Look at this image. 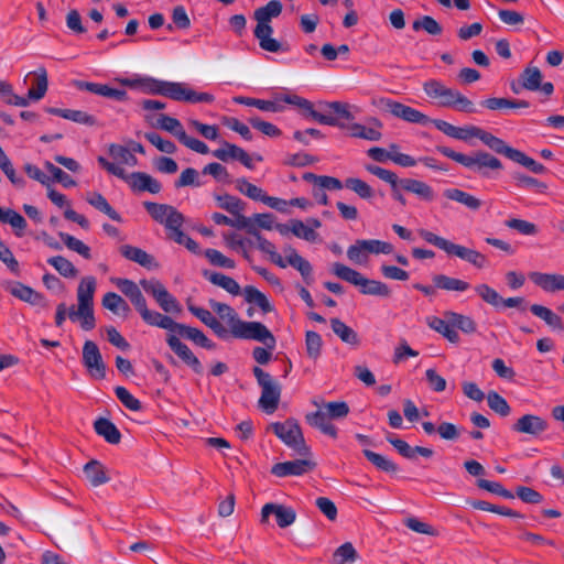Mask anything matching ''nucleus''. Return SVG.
<instances>
[{
    "mask_svg": "<svg viewBox=\"0 0 564 564\" xmlns=\"http://www.w3.org/2000/svg\"><path fill=\"white\" fill-rule=\"evenodd\" d=\"M282 3L279 0H271L265 6L254 10L253 19L257 21V26L253 31L256 39L262 50L271 53L280 51H288V47L273 39L271 35L273 29L270 24L273 18H276L282 12Z\"/></svg>",
    "mask_w": 564,
    "mask_h": 564,
    "instance_id": "1",
    "label": "nucleus"
},
{
    "mask_svg": "<svg viewBox=\"0 0 564 564\" xmlns=\"http://www.w3.org/2000/svg\"><path fill=\"white\" fill-rule=\"evenodd\" d=\"M436 150L444 156L462 164L482 177H489L491 172H500L503 169L498 158L482 150L474 151L470 155L456 152L443 145H437Z\"/></svg>",
    "mask_w": 564,
    "mask_h": 564,
    "instance_id": "2",
    "label": "nucleus"
},
{
    "mask_svg": "<svg viewBox=\"0 0 564 564\" xmlns=\"http://www.w3.org/2000/svg\"><path fill=\"white\" fill-rule=\"evenodd\" d=\"M424 93L432 99H437L441 107L454 108L458 111L474 113V102L456 89L448 88L440 80L430 79L423 84Z\"/></svg>",
    "mask_w": 564,
    "mask_h": 564,
    "instance_id": "3",
    "label": "nucleus"
},
{
    "mask_svg": "<svg viewBox=\"0 0 564 564\" xmlns=\"http://www.w3.org/2000/svg\"><path fill=\"white\" fill-rule=\"evenodd\" d=\"M417 232L420 237L423 238L426 242L440 248L441 250L445 251L448 256H455L462 260L467 261L477 269H482L488 263L487 257L477 250L454 243L426 229H420Z\"/></svg>",
    "mask_w": 564,
    "mask_h": 564,
    "instance_id": "4",
    "label": "nucleus"
},
{
    "mask_svg": "<svg viewBox=\"0 0 564 564\" xmlns=\"http://www.w3.org/2000/svg\"><path fill=\"white\" fill-rule=\"evenodd\" d=\"M332 272L339 279L359 288V291L366 295H375L389 297L391 291L389 286L380 281L365 278L360 272L343 264L335 262Z\"/></svg>",
    "mask_w": 564,
    "mask_h": 564,
    "instance_id": "5",
    "label": "nucleus"
},
{
    "mask_svg": "<svg viewBox=\"0 0 564 564\" xmlns=\"http://www.w3.org/2000/svg\"><path fill=\"white\" fill-rule=\"evenodd\" d=\"M269 429L290 448L301 456L311 454L306 445L301 426L294 419H288L284 422L271 423Z\"/></svg>",
    "mask_w": 564,
    "mask_h": 564,
    "instance_id": "6",
    "label": "nucleus"
},
{
    "mask_svg": "<svg viewBox=\"0 0 564 564\" xmlns=\"http://www.w3.org/2000/svg\"><path fill=\"white\" fill-rule=\"evenodd\" d=\"M253 376L261 388L259 406L268 414L276 411L281 398V386L273 377L260 367L252 369Z\"/></svg>",
    "mask_w": 564,
    "mask_h": 564,
    "instance_id": "7",
    "label": "nucleus"
},
{
    "mask_svg": "<svg viewBox=\"0 0 564 564\" xmlns=\"http://www.w3.org/2000/svg\"><path fill=\"white\" fill-rule=\"evenodd\" d=\"M230 334L235 338L259 341L268 349H274L276 345L274 335L260 322H245L239 319Z\"/></svg>",
    "mask_w": 564,
    "mask_h": 564,
    "instance_id": "8",
    "label": "nucleus"
},
{
    "mask_svg": "<svg viewBox=\"0 0 564 564\" xmlns=\"http://www.w3.org/2000/svg\"><path fill=\"white\" fill-rule=\"evenodd\" d=\"M373 104L381 109L389 111L392 116L410 123L426 126L432 121L431 118L421 111L389 98H380L379 100L373 101Z\"/></svg>",
    "mask_w": 564,
    "mask_h": 564,
    "instance_id": "9",
    "label": "nucleus"
},
{
    "mask_svg": "<svg viewBox=\"0 0 564 564\" xmlns=\"http://www.w3.org/2000/svg\"><path fill=\"white\" fill-rule=\"evenodd\" d=\"M140 284L148 294L154 297L159 306L165 313L180 314L182 312V306L178 301L169 293L166 288L159 280H141Z\"/></svg>",
    "mask_w": 564,
    "mask_h": 564,
    "instance_id": "10",
    "label": "nucleus"
},
{
    "mask_svg": "<svg viewBox=\"0 0 564 564\" xmlns=\"http://www.w3.org/2000/svg\"><path fill=\"white\" fill-rule=\"evenodd\" d=\"M163 96L171 98L175 101L185 102H213L214 96L208 93H197L183 83L165 82Z\"/></svg>",
    "mask_w": 564,
    "mask_h": 564,
    "instance_id": "11",
    "label": "nucleus"
},
{
    "mask_svg": "<svg viewBox=\"0 0 564 564\" xmlns=\"http://www.w3.org/2000/svg\"><path fill=\"white\" fill-rule=\"evenodd\" d=\"M143 206L150 216L165 228L183 226L184 216L175 207L153 202H144Z\"/></svg>",
    "mask_w": 564,
    "mask_h": 564,
    "instance_id": "12",
    "label": "nucleus"
},
{
    "mask_svg": "<svg viewBox=\"0 0 564 564\" xmlns=\"http://www.w3.org/2000/svg\"><path fill=\"white\" fill-rule=\"evenodd\" d=\"M83 364L95 379L106 377V365L96 343L86 340L83 347Z\"/></svg>",
    "mask_w": 564,
    "mask_h": 564,
    "instance_id": "13",
    "label": "nucleus"
},
{
    "mask_svg": "<svg viewBox=\"0 0 564 564\" xmlns=\"http://www.w3.org/2000/svg\"><path fill=\"white\" fill-rule=\"evenodd\" d=\"M6 288L12 296L32 306H39L44 310L50 307L48 301L42 293L35 291L29 285L23 284L22 282H10Z\"/></svg>",
    "mask_w": 564,
    "mask_h": 564,
    "instance_id": "14",
    "label": "nucleus"
},
{
    "mask_svg": "<svg viewBox=\"0 0 564 564\" xmlns=\"http://www.w3.org/2000/svg\"><path fill=\"white\" fill-rule=\"evenodd\" d=\"M282 101L286 102V104H290V105H294V106H297L304 110H306L308 112V116L317 121L318 123L321 124H327V126H333V127H339V128H345V124L341 123L337 117H334V116H330V115H325V113H321L316 110H314L313 108V104L305 99V98H302L297 95H284L282 98H281Z\"/></svg>",
    "mask_w": 564,
    "mask_h": 564,
    "instance_id": "15",
    "label": "nucleus"
},
{
    "mask_svg": "<svg viewBox=\"0 0 564 564\" xmlns=\"http://www.w3.org/2000/svg\"><path fill=\"white\" fill-rule=\"evenodd\" d=\"M316 463L311 459H294L276 463L271 468V474L276 477L302 476L314 470Z\"/></svg>",
    "mask_w": 564,
    "mask_h": 564,
    "instance_id": "16",
    "label": "nucleus"
},
{
    "mask_svg": "<svg viewBox=\"0 0 564 564\" xmlns=\"http://www.w3.org/2000/svg\"><path fill=\"white\" fill-rule=\"evenodd\" d=\"M166 343L173 352L178 358H181L185 365L191 367L195 373H203L204 368L199 359L194 355L187 345L181 341L177 336L169 334L166 337Z\"/></svg>",
    "mask_w": 564,
    "mask_h": 564,
    "instance_id": "17",
    "label": "nucleus"
},
{
    "mask_svg": "<svg viewBox=\"0 0 564 564\" xmlns=\"http://www.w3.org/2000/svg\"><path fill=\"white\" fill-rule=\"evenodd\" d=\"M365 167L370 174H372V175L377 176L378 178H380L381 181L390 184L392 197L397 202H399L402 206L406 205V199L403 196V194L401 193L402 178H399L394 172L386 170L378 165L367 164Z\"/></svg>",
    "mask_w": 564,
    "mask_h": 564,
    "instance_id": "18",
    "label": "nucleus"
},
{
    "mask_svg": "<svg viewBox=\"0 0 564 564\" xmlns=\"http://www.w3.org/2000/svg\"><path fill=\"white\" fill-rule=\"evenodd\" d=\"M547 427V421L535 414H524L512 425V430L516 433L528 434L533 437H538L544 433Z\"/></svg>",
    "mask_w": 564,
    "mask_h": 564,
    "instance_id": "19",
    "label": "nucleus"
},
{
    "mask_svg": "<svg viewBox=\"0 0 564 564\" xmlns=\"http://www.w3.org/2000/svg\"><path fill=\"white\" fill-rule=\"evenodd\" d=\"M270 514H274L280 528H286L294 523L296 513L293 508L278 503H265L261 510V522H267Z\"/></svg>",
    "mask_w": 564,
    "mask_h": 564,
    "instance_id": "20",
    "label": "nucleus"
},
{
    "mask_svg": "<svg viewBox=\"0 0 564 564\" xmlns=\"http://www.w3.org/2000/svg\"><path fill=\"white\" fill-rule=\"evenodd\" d=\"M213 155L223 162L237 160L248 169H253L250 155L236 144L223 141V148L214 150Z\"/></svg>",
    "mask_w": 564,
    "mask_h": 564,
    "instance_id": "21",
    "label": "nucleus"
},
{
    "mask_svg": "<svg viewBox=\"0 0 564 564\" xmlns=\"http://www.w3.org/2000/svg\"><path fill=\"white\" fill-rule=\"evenodd\" d=\"M126 182L133 192H149L158 194L162 189L161 183L144 172H133L127 175Z\"/></svg>",
    "mask_w": 564,
    "mask_h": 564,
    "instance_id": "22",
    "label": "nucleus"
},
{
    "mask_svg": "<svg viewBox=\"0 0 564 564\" xmlns=\"http://www.w3.org/2000/svg\"><path fill=\"white\" fill-rule=\"evenodd\" d=\"M529 279L545 292L564 291V275L562 274L533 271L529 273Z\"/></svg>",
    "mask_w": 564,
    "mask_h": 564,
    "instance_id": "23",
    "label": "nucleus"
},
{
    "mask_svg": "<svg viewBox=\"0 0 564 564\" xmlns=\"http://www.w3.org/2000/svg\"><path fill=\"white\" fill-rule=\"evenodd\" d=\"M188 311L208 326L217 337L227 339L229 330L206 308L188 305Z\"/></svg>",
    "mask_w": 564,
    "mask_h": 564,
    "instance_id": "24",
    "label": "nucleus"
},
{
    "mask_svg": "<svg viewBox=\"0 0 564 564\" xmlns=\"http://www.w3.org/2000/svg\"><path fill=\"white\" fill-rule=\"evenodd\" d=\"M173 333L192 340L196 345L213 350L216 348V344L213 343L200 329L187 326L185 324L177 323Z\"/></svg>",
    "mask_w": 564,
    "mask_h": 564,
    "instance_id": "25",
    "label": "nucleus"
},
{
    "mask_svg": "<svg viewBox=\"0 0 564 564\" xmlns=\"http://www.w3.org/2000/svg\"><path fill=\"white\" fill-rule=\"evenodd\" d=\"M475 138H478L485 145L491 149L497 154H501L510 158L513 152V148L509 147L502 139L494 135L492 133L479 128L475 130Z\"/></svg>",
    "mask_w": 564,
    "mask_h": 564,
    "instance_id": "26",
    "label": "nucleus"
},
{
    "mask_svg": "<svg viewBox=\"0 0 564 564\" xmlns=\"http://www.w3.org/2000/svg\"><path fill=\"white\" fill-rule=\"evenodd\" d=\"M120 253L126 259L133 261L143 268L151 269L153 265H156L154 257L141 248L123 245L120 247Z\"/></svg>",
    "mask_w": 564,
    "mask_h": 564,
    "instance_id": "27",
    "label": "nucleus"
},
{
    "mask_svg": "<svg viewBox=\"0 0 564 564\" xmlns=\"http://www.w3.org/2000/svg\"><path fill=\"white\" fill-rule=\"evenodd\" d=\"M48 113L62 117L64 119L74 121L76 123L85 124V126H96L97 119L82 110H73V109H61L50 107L46 109Z\"/></svg>",
    "mask_w": 564,
    "mask_h": 564,
    "instance_id": "28",
    "label": "nucleus"
},
{
    "mask_svg": "<svg viewBox=\"0 0 564 564\" xmlns=\"http://www.w3.org/2000/svg\"><path fill=\"white\" fill-rule=\"evenodd\" d=\"M95 432L109 444L117 445L121 441L118 427L108 419L99 417L94 422Z\"/></svg>",
    "mask_w": 564,
    "mask_h": 564,
    "instance_id": "29",
    "label": "nucleus"
},
{
    "mask_svg": "<svg viewBox=\"0 0 564 564\" xmlns=\"http://www.w3.org/2000/svg\"><path fill=\"white\" fill-rule=\"evenodd\" d=\"M402 189L415 194L425 202H432L435 197L434 191L429 184L415 178H402Z\"/></svg>",
    "mask_w": 564,
    "mask_h": 564,
    "instance_id": "30",
    "label": "nucleus"
},
{
    "mask_svg": "<svg viewBox=\"0 0 564 564\" xmlns=\"http://www.w3.org/2000/svg\"><path fill=\"white\" fill-rule=\"evenodd\" d=\"M96 291V279L84 276L77 288L78 306H94V293Z\"/></svg>",
    "mask_w": 564,
    "mask_h": 564,
    "instance_id": "31",
    "label": "nucleus"
},
{
    "mask_svg": "<svg viewBox=\"0 0 564 564\" xmlns=\"http://www.w3.org/2000/svg\"><path fill=\"white\" fill-rule=\"evenodd\" d=\"M204 276L214 285L223 288L228 293L232 295H239L241 293V288L238 282L231 276L225 275L220 272H204Z\"/></svg>",
    "mask_w": 564,
    "mask_h": 564,
    "instance_id": "32",
    "label": "nucleus"
},
{
    "mask_svg": "<svg viewBox=\"0 0 564 564\" xmlns=\"http://www.w3.org/2000/svg\"><path fill=\"white\" fill-rule=\"evenodd\" d=\"M530 311L536 317L543 319L550 327L555 330L563 332L564 323L560 315L555 314L552 310L540 304H532Z\"/></svg>",
    "mask_w": 564,
    "mask_h": 564,
    "instance_id": "33",
    "label": "nucleus"
},
{
    "mask_svg": "<svg viewBox=\"0 0 564 564\" xmlns=\"http://www.w3.org/2000/svg\"><path fill=\"white\" fill-rule=\"evenodd\" d=\"M432 281L435 288L444 291L465 292L470 288L468 282L445 274H435Z\"/></svg>",
    "mask_w": 564,
    "mask_h": 564,
    "instance_id": "34",
    "label": "nucleus"
},
{
    "mask_svg": "<svg viewBox=\"0 0 564 564\" xmlns=\"http://www.w3.org/2000/svg\"><path fill=\"white\" fill-rule=\"evenodd\" d=\"M84 474L94 487H98L109 481L105 467L96 459L89 460L84 466Z\"/></svg>",
    "mask_w": 564,
    "mask_h": 564,
    "instance_id": "35",
    "label": "nucleus"
},
{
    "mask_svg": "<svg viewBox=\"0 0 564 564\" xmlns=\"http://www.w3.org/2000/svg\"><path fill=\"white\" fill-rule=\"evenodd\" d=\"M444 196L451 200L465 205L470 210H478L482 205L479 198L458 188L445 189Z\"/></svg>",
    "mask_w": 564,
    "mask_h": 564,
    "instance_id": "36",
    "label": "nucleus"
},
{
    "mask_svg": "<svg viewBox=\"0 0 564 564\" xmlns=\"http://www.w3.org/2000/svg\"><path fill=\"white\" fill-rule=\"evenodd\" d=\"M141 317L148 325L167 329L172 333L177 325V322L173 321L170 316L149 308L142 312Z\"/></svg>",
    "mask_w": 564,
    "mask_h": 564,
    "instance_id": "37",
    "label": "nucleus"
},
{
    "mask_svg": "<svg viewBox=\"0 0 564 564\" xmlns=\"http://www.w3.org/2000/svg\"><path fill=\"white\" fill-rule=\"evenodd\" d=\"M333 332L341 339V341L351 346H359L360 339L358 334L343 321L335 317L330 319Z\"/></svg>",
    "mask_w": 564,
    "mask_h": 564,
    "instance_id": "38",
    "label": "nucleus"
},
{
    "mask_svg": "<svg viewBox=\"0 0 564 564\" xmlns=\"http://www.w3.org/2000/svg\"><path fill=\"white\" fill-rule=\"evenodd\" d=\"M89 205L106 214L110 219L121 223V216L109 205L107 199L98 192L89 193L86 197Z\"/></svg>",
    "mask_w": 564,
    "mask_h": 564,
    "instance_id": "39",
    "label": "nucleus"
},
{
    "mask_svg": "<svg viewBox=\"0 0 564 564\" xmlns=\"http://www.w3.org/2000/svg\"><path fill=\"white\" fill-rule=\"evenodd\" d=\"M480 105L490 110H500V109H506V108L518 109V108H528L530 106L529 101H527V100L498 98V97H491V98L485 99L480 102Z\"/></svg>",
    "mask_w": 564,
    "mask_h": 564,
    "instance_id": "40",
    "label": "nucleus"
},
{
    "mask_svg": "<svg viewBox=\"0 0 564 564\" xmlns=\"http://www.w3.org/2000/svg\"><path fill=\"white\" fill-rule=\"evenodd\" d=\"M444 317L449 321L454 328H458L465 334H473L477 329L475 321L467 315H463L453 311H445Z\"/></svg>",
    "mask_w": 564,
    "mask_h": 564,
    "instance_id": "41",
    "label": "nucleus"
},
{
    "mask_svg": "<svg viewBox=\"0 0 564 564\" xmlns=\"http://www.w3.org/2000/svg\"><path fill=\"white\" fill-rule=\"evenodd\" d=\"M243 296L248 303L256 304L264 314L273 311V306L268 297L252 285H247L243 289Z\"/></svg>",
    "mask_w": 564,
    "mask_h": 564,
    "instance_id": "42",
    "label": "nucleus"
},
{
    "mask_svg": "<svg viewBox=\"0 0 564 564\" xmlns=\"http://www.w3.org/2000/svg\"><path fill=\"white\" fill-rule=\"evenodd\" d=\"M306 422L313 426L318 429L322 433L336 438L337 437V429L328 420L324 417L322 411H316L313 413H308L305 416Z\"/></svg>",
    "mask_w": 564,
    "mask_h": 564,
    "instance_id": "43",
    "label": "nucleus"
},
{
    "mask_svg": "<svg viewBox=\"0 0 564 564\" xmlns=\"http://www.w3.org/2000/svg\"><path fill=\"white\" fill-rule=\"evenodd\" d=\"M253 237L257 239V242H258V249L261 250L262 252L267 253L270 256V260L278 267L280 268H286V262L284 261V259L281 257V254H279L276 251H275V247L274 245L267 240L264 237H262V235L259 232V230L257 231V234L253 235Z\"/></svg>",
    "mask_w": 564,
    "mask_h": 564,
    "instance_id": "44",
    "label": "nucleus"
},
{
    "mask_svg": "<svg viewBox=\"0 0 564 564\" xmlns=\"http://www.w3.org/2000/svg\"><path fill=\"white\" fill-rule=\"evenodd\" d=\"M521 86L528 90H538L542 82V73L538 67L528 66L520 75Z\"/></svg>",
    "mask_w": 564,
    "mask_h": 564,
    "instance_id": "45",
    "label": "nucleus"
},
{
    "mask_svg": "<svg viewBox=\"0 0 564 564\" xmlns=\"http://www.w3.org/2000/svg\"><path fill=\"white\" fill-rule=\"evenodd\" d=\"M509 159L524 166L532 173L544 174L546 172V167L543 164L536 162L520 150L514 149Z\"/></svg>",
    "mask_w": 564,
    "mask_h": 564,
    "instance_id": "46",
    "label": "nucleus"
},
{
    "mask_svg": "<svg viewBox=\"0 0 564 564\" xmlns=\"http://www.w3.org/2000/svg\"><path fill=\"white\" fill-rule=\"evenodd\" d=\"M214 197L218 204V207L228 212L229 214H238V212H242L246 207V203L243 200L229 194H215Z\"/></svg>",
    "mask_w": 564,
    "mask_h": 564,
    "instance_id": "47",
    "label": "nucleus"
},
{
    "mask_svg": "<svg viewBox=\"0 0 564 564\" xmlns=\"http://www.w3.org/2000/svg\"><path fill=\"white\" fill-rule=\"evenodd\" d=\"M209 305L220 316V318L227 321V323L230 327V330H229V334H230L234 326H236V324L240 319L238 314L236 313V311L230 305H228L226 303L216 302L214 300L209 301Z\"/></svg>",
    "mask_w": 564,
    "mask_h": 564,
    "instance_id": "48",
    "label": "nucleus"
},
{
    "mask_svg": "<svg viewBox=\"0 0 564 564\" xmlns=\"http://www.w3.org/2000/svg\"><path fill=\"white\" fill-rule=\"evenodd\" d=\"M321 410L326 420H340L348 415L349 406L345 401L327 402Z\"/></svg>",
    "mask_w": 564,
    "mask_h": 564,
    "instance_id": "49",
    "label": "nucleus"
},
{
    "mask_svg": "<svg viewBox=\"0 0 564 564\" xmlns=\"http://www.w3.org/2000/svg\"><path fill=\"white\" fill-rule=\"evenodd\" d=\"M362 453L366 458L379 470L386 473H395L398 470V466L383 455L375 453L370 449H364Z\"/></svg>",
    "mask_w": 564,
    "mask_h": 564,
    "instance_id": "50",
    "label": "nucleus"
},
{
    "mask_svg": "<svg viewBox=\"0 0 564 564\" xmlns=\"http://www.w3.org/2000/svg\"><path fill=\"white\" fill-rule=\"evenodd\" d=\"M358 558V553L352 543L346 542L335 550L333 553L334 564L352 563Z\"/></svg>",
    "mask_w": 564,
    "mask_h": 564,
    "instance_id": "51",
    "label": "nucleus"
},
{
    "mask_svg": "<svg viewBox=\"0 0 564 564\" xmlns=\"http://www.w3.org/2000/svg\"><path fill=\"white\" fill-rule=\"evenodd\" d=\"M47 262L64 278H75L78 274L75 265L62 256L51 257Z\"/></svg>",
    "mask_w": 564,
    "mask_h": 564,
    "instance_id": "52",
    "label": "nucleus"
},
{
    "mask_svg": "<svg viewBox=\"0 0 564 564\" xmlns=\"http://www.w3.org/2000/svg\"><path fill=\"white\" fill-rule=\"evenodd\" d=\"M345 187L356 193L362 199H370L373 197L372 187L365 181L357 177H348L344 183Z\"/></svg>",
    "mask_w": 564,
    "mask_h": 564,
    "instance_id": "53",
    "label": "nucleus"
},
{
    "mask_svg": "<svg viewBox=\"0 0 564 564\" xmlns=\"http://www.w3.org/2000/svg\"><path fill=\"white\" fill-rule=\"evenodd\" d=\"M470 505L475 509L498 513V514H501V516H505V517H511V518H521L522 517L519 512H517V511H514V510H512L510 508H507V507H503V506L492 505V503H490L488 501H485V500H474V501L470 502Z\"/></svg>",
    "mask_w": 564,
    "mask_h": 564,
    "instance_id": "54",
    "label": "nucleus"
},
{
    "mask_svg": "<svg viewBox=\"0 0 564 564\" xmlns=\"http://www.w3.org/2000/svg\"><path fill=\"white\" fill-rule=\"evenodd\" d=\"M58 236L69 250L77 252L78 254H80L83 258H85L87 260H89L91 258L90 248L87 245H85L83 241L70 236L69 234L62 232V231L58 232Z\"/></svg>",
    "mask_w": 564,
    "mask_h": 564,
    "instance_id": "55",
    "label": "nucleus"
},
{
    "mask_svg": "<svg viewBox=\"0 0 564 564\" xmlns=\"http://www.w3.org/2000/svg\"><path fill=\"white\" fill-rule=\"evenodd\" d=\"M323 340L318 333L314 330H307L305 334V347L307 356L316 360L322 352Z\"/></svg>",
    "mask_w": 564,
    "mask_h": 564,
    "instance_id": "56",
    "label": "nucleus"
},
{
    "mask_svg": "<svg viewBox=\"0 0 564 564\" xmlns=\"http://www.w3.org/2000/svg\"><path fill=\"white\" fill-rule=\"evenodd\" d=\"M289 264L301 273V275L303 276L304 281L307 284H311L313 282V268L311 263L306 259L301 257L297 252L292 251V257L289 259Z\"/></svg>",
    "mask_w": 564,
    "mask_h": 564,
    "instance_id": "57",
    "label": "nucleus"
},
{
    "mask_svg": "<svg viewBox=\"0 0 564 564\" xmlns=\"http://www.w3.org/2000/svg\"><path fill=\"white\" fill-rule=\"evenodd\" d=\"M109 154L115 159L118 160L120 163L129 165V166H135L138 164V159L134 156L131 151L120 144H110L109 145Z\"/></svg>",
    "mask_w": 564,
    "mask_h": 564,
    "instance_id": "58",
    "label": "nucleus"
},
{
    "mask_svg": "<svg viewBox=\"0 0 564 564\" xmlns=\"http://www.w3.org/2000/svg\"><path fill=\"white\" fill-rule=\"evenodd\" d=\"M512 178L514 180L516 185L520 188H533L538 193H544L547 188L545 183L523 173H513Z\"/></svg>",
    "mask_w": 564,
    "mask_h": 564,
    "instance_id": "59",
    "label": "nucleus"
},
{
    "mask_svg": "<svg viewBox=\"0 0 564 564\" xmlns=\"http://www.w3.org/2000/svg\"><path fill=\"white\" fill-rule=\"evenodd\" d=\"M414 31L424 30L430 35H440L443 32L441 24L430 15H423L412 24Z\"/></svg>",
    "mask_w": 564,
    "mask_h": 564,
    "instance_id": "60",
    "label": "nucleus"
},
{
    "mask_svg": "<svg viewBox=\"0 0 564 564\" xmlns=\"http://www.w3.org/2000/svg\"><path fill=\"white\" fill-rule=\"evenodd\" d=\"M488 406L501 416H508L511 412V408L498 392L489 391L486 395Z\"/></svg>",
    "mask_w": 564,
    "mask_h": 564,
    "instance_id": "61",
    "label": "nucleus"
},
{
    "mask_svg": "<svg viewBox=\"0 0 564 564\" xmlns=\"http://www.w3.org/2000/svg\"><path fill=\"white\" fill-rule=\"evenodd\" d=\"M290 229L294 236L306 241H315L318 236L313 228L306 226L302 220L299 219L290 220Z\"/></svg>",
    "mask_w": 564,
    "mask_h": 564,
    "instance_id": "62",
    "label": "nucleus"
},
{
    "mask_svg": "<svg viewBox=\"0 0 564 564\" xmlns=\"http://www.w3.org/2000/svg\"><path fill=\"white\" fill-rule=\"evenodd\" d=\"M235 184L236 188L243 195L248 196L253 200H262L264 196L263 191L260 187L248 182L246 178H237L235 181Z\"/></svg>",
    "mask_w": 564,
    "mask_h": 564,
    "instance_id": "63",
    "label": "nucleus"
},
{
    "mask_svg": "<svg viewBox=\"0 0 564 564\" xmlns=\"http://www.w3.org/2000/svg\"><path fill=\"white\" fill-rule=\"evenodd\" d=\"M475 291L484 302L495 307L499 306L502 302V297L499 293L488 284H478L475 286Z\"/></svg>",
    "mask_w": 564,
    "mask_h": 564,
    "instance_id": "64",
    "label": "nucleus"
}]
</instances>
